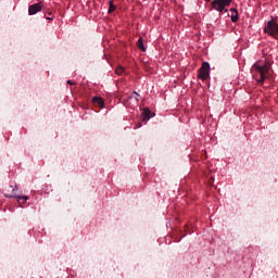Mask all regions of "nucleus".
I'll list each match as a JSON object with an SVG mask.
<instances>
[{
	"mask_svg": "<svg viewBox=\"0 0 278 278\" xmlns=\"http://www.w3.org/2000/svg\"><path fill=\"white\" fill-rule=\"evenodd\" d=\"M10 188H12V194H4L7 199H17L18 202L23 200V203H27V199L29 198H27L26 195L16 194V190H18V186L15 185L14 187L11 186Z\"/></svg>",
	"mask_w": 278,
	"mask_h": 278,
	"instance_id": "nucleus-5",
	"label": "nucleus"
},
{
	"mask_svg": "<svg viewBox=\"0 0 278 278\" xmlns=\"http://www.w3.org/2000/svg\"><path fill=\"white\" fill-rule=\"evenodd\" d=\"M152 117H153V115H151V110L144 109L143 110V118H146L147 121H150Z\"/></svg>",
	"mask_w": 278,
	"mask_h": 278,
	"instance_id": "nucleus-10",
	"label": "nucleus"
},
{
	"mask_svg": "<svg viewBox=\"0 0 278 278\" xmlns=\"http://www.w3.org/2000/svg\"><path fill=\"white\" fill-rule=\"evenodd\" d=\"M137 47L140 49V51H147V47H144V39L142 37H139L137 41Z\"/></svg>",
	"mask_w": 278,
	"mask_h": 278,
	"instance_id": "nucleus-8",
	"label": "nucleus"
},
{
	"mask_svg": "<svg viewBox=\"0 0 278 278\" xmlns=\"http://www.w3.org/2000/svg\"><path fill=\"white\" fill-rule=\"evenodd\" d=\"M48 21H53V17H47Z\"/></svg>",
	"mask_w": 278,
	"mask_h": 278,
	"instance_id": "nucleus-15",
	"label": "nucleus"
},
{
	"mask_svg": "<svg viewBox=\"0 0 278 278\" xmlns=\"http://www.w3.org/2000/svg\"><path fill=\"white\" fill-rule=\"evenodd\" d=\"M67 84H68L70 86H73V85H74L73 80H67Z\"/></svg>",
	"mask_w": 278,
	"mask_h": 278,
	"instance_id": "nucleus-14",
	"label": "nucleus"
},
{
	"mask_svg": "<svg viewBox=\"0 0 278 278\" xmlns=\"http://www.w3.org/2000/svg\"><path fill=\"white\" fill-rule=\"evenodd\" d=\"M264 33L271 36V38L278 37V24L274 20L269 21L264 28Z\"/></svg>",
	"mask_w": 278,
	"mask_h": 278,
	"instance_id": "nucleus-3",
	"label": "nucleus"
},
{
	"mask_svg": "<svg viewBox=\"0 0 278 278\" xmlns=\"http://www.w3.org/2000/svg\"><path fill=\"white\" fill-rule=\"evenodd\" d=\"M42 11V2L34 3L28 7L29 16H34V14H38V12Z\"/></svg>",
	"mask_w": 278,
	"mask_h": 278,
	"instance_id": "nucleus-6",
	"label": "nucleus"
},
{
	"mask_svg": "<svg viewBox=\"0 0 278 278\" xmlns=\"http://www.w3.org/2000/svg\"><path fill=\"white\" fill-rule=\"evenodd\" d=\"M116 11V5H114V2L112 0L109 1V14H112V12Z\"/></svg>",
	"mask_w": 278,
	"mask_h": 278,
	"instance_id": "nucleus-11",
	"label": "nucleus"
},
{
	"mask_svg": "<svg viewBox=\"0 0 278 278\" xmlns=\"http://www.w3.org/2000/svg\"><path fill=\"white\" fill-rule=\"evenodd\" d=\"M204 1H206L207 3H210V0H204Z\"/></svg>",
	"mask_w": 278,
	"mask_h": 278,
	"instance_id": "nucleus-16",
	"label": "nucleus"
},
{
	"mask_svg": "<svg viewBox=\"0 0 278 278\" xmlns=\"http://www.w3.org/2000/svg\"><path fill=\"white\" fill-rule=\"evenodd\" d=\"M132 94H135V100H136V103H139L140 102V94L136 91L132 92Z\"/></svg>",
	"mask_w": 278,
	"mask_h": 278,
	"instance_id": "nucleus-13",
	"label": "nucleus"
},
{
	"mask_svg": "<svg viewBox=\"0 0 278 278\" xmlns=\"http://www.w3.org/2000/svg\"><path fill=\"white\" fill-rule=\"evenodd\" d=\"M231 5V0H214L212 2L213 10H216V12H228L226 8H229Z\"/></svg>",
	"mask_w": 278,
	"mask_h": 278,
	"instance_id": "nucleus-2",
	"label": "nucleus"
},
{
	"mask_svg": "<svg viewBox=\"0 0 278 278\" xmlns=\"http://www.w3.org/2000/svg\"><path fill=\"white\" fill-rule=\"evenodd\" d=\"M251 73L257 84H264L266 77H268V73H270V62L256 61L251 68Z\"/></svg>",
	"mask_w": 278,
	"mask_h": 278,
	"instance_id": "nucleus-1",
	"label": "nucleus"
},
{
	"mask_svg": "<svg viewBox=\"0 0 278 278\" xmlns=\"http://www.w3.org/2000/svg\"><path fill=\"white\" fill-rule=\"evenodd\" d=\"M198 77L202 81H207V79H210V63L207 62L202 63V66L200 67L198 73Z\"/></svg>",
	"mask_w": 278,
	"mask_h": 278,
	"instance_id": "nucleus-4",
	"label": "nucleus"
},
{
	"mask_svg": "<svg viewBox=\"0 0 278 278\" xmlns=\"http://www.w3.org/2000/svg\"><path fill=\"white\" fill-rule=\"evenodd\" d=\"M92 103L94 105H98V108H103L105 105V101L101 97H93L92 98Z\"/></svg>",
	"mask_w": 278,
	"mask_h": 278,
	"instance_id": "nucleus-7",
	"label": "nucleus"
},
{
	"mask_svg": "<svg viewBox=\"0 0 278 278\" xmlns=\"http://www.w3.org/2000/svg\"><path fill=\"white\" fill-rule=\"evenodd\" d=\"M230 12H233L235 14L231 15V22L232 23H238V18H239V15H238V9H230Z\"/></svg>",
	"mask_w": 278,
	"mask_h": 278,
	"instance_id": "nucleus-9",
	"label": "nucleus"
},
{
	"mask_svg": "<svg viewBox=\"0 0 278 278\" xmlns=\"http://www.w3.org/2000/svg\"><path fill=\"white\" fill-rule=\"evenodd\" d=\"M115 73H116V75H123V73H125V67L118 66V67L115 70Z\"/></svg>",
	"mask_w": 278,
	"mask_h": 278,
	"instance_id": "nucleus-12",
	"label": "nucleus"
}]
</instances>
